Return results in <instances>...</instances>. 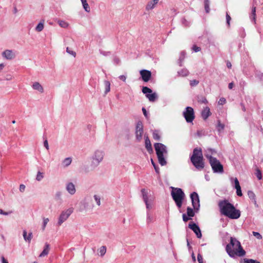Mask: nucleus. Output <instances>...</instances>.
Masks as SVG:
<instances>
[{
	"mask_svg": "<svg viewBox=\"0 0 263 263\" xmlns=\"http://www.w3.org/2000/svg\"><path fill=\"white\" fill-rule=\"evenodd\" d=\"M72 159L70 157L66 158L64 159L62 161V165L64 167H67L71 163Z\"/></svg>",
	"mask_w": 263,
	"mask_h": 263,
	"instance_id": "nucleus-29",
	"label": "nucleus"
},
{
	"mask_svg": "<svg viewBox=\"0 0 263 263\" xmlns=\"http://www.w3.org/2000/svg\"><path fill=\"white\" fill-rule=\"evenodd\" d=\"M23 238L24 239V240L26 241V242H28L29 243L30 242L32 237H33V235H32V232H30L28 235H27V232L26 231V230H24L23 231Z\"/></svg>",
	"mask_w": 263,
	"mask_h": 263,
	"instance_id": "nucleus-17",
	"label": "nucleus"
},
{
	"mask_svg": "<svg viewBox=\"0 0 263 263\" xmlns=\"http://www.w3.org/2000/svg\"><path fill=\"white\" fill-rule=\"evenodd\" d=\"M197 260L199 263H203V258L200 254H198L197 255Z\"/></svg>",
	"mask_w": 263,
	"mask_h": 263,
	"instance_id": "nucleus-56",
	"label": "nucleus"
},
{
	"mask_svg": "<svg viewBox=\"0 0 263 263\" xmlns=\"http://www.w3.org/2000/svg\"><path fill=\"white\" fill-rule=\"evenodd\" d=\"M99 52L100 54H101L102 55H103L104 56H108L110 54V51H103L102 50H99Z\"/></svg>",
	"mask_w": 263,
	"mask_h": 263,
	"instance_id": "nucleus-51",
	"label": "nucleus"
},
{
	"mask_svg": "<svg viewBox=\"0 0 263 263\" xmlns=\"http://www.w3.org/2000/svg\"><path fill=\"white\" fill-rule=\"evenodd\" d=\"M197 101L200 103L206 104L208 103V101L205 97L202 95L198 96L197 97Z\"/></svg>",
	"mask_w": 263,
	"mask_h": 263,
	"instance_id": "nucleus-30",
	"label": "nucleus"
},
{
	"mask_svg": "<svg viewBox=\"0 0 263 263\" xmlns=\"http://www.w3.org/2000/svg\"><path fill=\"white\" fill-rule=\"evenodd\" d=\"M185 58V52L182 51L180 53L179 59L178 60V64L180 66H182V62Z\"/></svg>",
	"mask_w": 263,
	"mask_h": 263,
	"instance_id": "nucleus-34",
	"label": "nucleus"
},
{
	"mask_svg": "<svg viewBox=\"0 0 263 263\" xmlns=\"http://www.w3.org/2000/svg\"><path fill=\"white\" fill-rule=\"evenodd\" d=\"M236 190L237 195L238 196H240V197L242 196V192H241V187L236 189Z\"/></svg>",
	"mask_w": 263,
	"mask_h": 263,
	"instance_id": "nucleus-58",
	"label": "nucleus"
},
{
	"mask_svg": "<svg viewBox=\"0 0 263 263\" xmlns=\"http://www.w3.org/2000/svg\"><path fill=\"white\" fill-rule=\"evenodd\" d=\"M231 179L232 180H233V178H231ZM233 180L234 182V187L236 189L241 187L238 179L237 178H235L234 179H233Z\"/></svg>",
	"mask_w": 263,
	"mask_h": 263,
	"instance_id": "nucleus-42",
	"label": "nucleus"
},
{
	"mask_svg": "<svg viewBox=\"0 0 263 263\" xmlns=\"http://www.w3.org/2000/svg\"><path fill=\"white\" fill-rule=\"evenodd\" d=\"M44 146L47 150L49 149V145L47 139H45L44 141Z\"/></svg>",
	"mask_w": 263,
	"mask_h": 263,
	"instance_id": "nucleus-59",
	"label": "nucleus"
},
{
	"mask_svg": "<svg viewBox=\"0 0 263 263\" xmlns=\"http://www.w3.org/2000/svg\"><path fill=\"white\" fill-rule=\"evenodd\" d=\"M49 220L48 218H43V225H42V229L43 230H45V229L46 227V225H47V223L48 222Z\"/></svg>",
	"mask_w": 263,
	"mask_h": 263,
	"instance_id": "nucleus-47",
	"label": "nucleus"
},
{
	"mask_svg": "<svg viewBox=\"0 0 263 263\" xmlns=\"http://www.w3.org/2000/svg\"><path fill=\"white\" fill-rule=\"evenodd\" d=\"M244 262L245 263H260L259 261L253 260L252 259H247V258L244 259Z\"/></svg>",
	"mask_w": 263,
	"mask_h": 263,
	"instance_id": "nucleus-48",
	"label": "nucleus"
},
{
	"mask_svg": "<svg viewBox=\"0 0 263 263\" xmlns=\"http://www.w3.org/2000/svg\"><path fill=\"white\" fill-rule=\"evenodd\" d=\"M11 212H7L4 211L3 210L0 209V214L4 215H8Z\"/></svg>",
	"mask_w": 263,
	"mask_h": 263,
	"instance_id": "nucleus-61",
	"label": "nucleus"
},
{
	"mask_svg": "<svg viewBox=\"0 0 263 263\" xmlns=\"http://www.w3.org/2000/svg\"><path fill=\"white\" fill-rule=\"evenodd\" d=\"M210 0H204V9H205V11L206 13H209V12L210 11Z\"/></svg>",
	"mask_w": 263,
	"mask_h": 263,
	"instance_id": "nucleus-33",
	"label": "nucleus"
},
{
	"mask_svg": "<svg viewBox=\"0 0 263 263\" xmlns=\"http://www.w3.org/2000/svg\"><path fill=\"white\" fill-rule=\"evenodd\" d=\"M211 115L210 108L208 107H205L201 112V116L204 120H206Z\"/></svg>",
	"mask_w": 263,
	"mask_h": 263,
	"instance_id": "nucleus-21",
	"label": "nucleus"
},
{
	"mask_svg": "<svg viewBox=\"0 0 263 263\" xmlns=\"http://www.w3.org/2000/svg\"><path fill=\"white\" fill-rule=\"evenodd\" d=\"M66 52L68 53H69V54L72 55L74 57H75L76 56V52L73 51V50H70L68 47H67V48H66Z\"/></svg>",
	"mask_w": 263,
	"mask_h": 263,
	"instance_id": "nucleus-50",
	"label": "nucleus"
},
{
	"mask_svg": "<svg viewBox=\"0 0 263 263\" xmlns=\"http://www.w3.org/2000/svg\"><path fill=\"white\" fill-rule=\"evenodd\" d=\"M192 205L195 211H198L200 207L199 198L196 192H193L190 195Z\"/></svg>",
	"mask_w": 263,
	"mask_h": 263,
	"instance_id": "nucleus-11",
	"label": "nucleus"
},
{
	"mask_svg": "<svg viewBox=\"0 0 263 263\" xmlns=\"http://www.w3.org/2000/svg\"><path fill=\"white\" fill-rule=\"evenodd\" d=\"M25 187H25V185H24V184H21V185H20V189H20V192H24V191H25Z\"/></svg>",
	"mask_w": 263,
	"mask_h": 263,
	"instance_id": "nucleus-62",
	"label": "nucleus"
},
{
	"mask_svg": "<svg viewBox=\"0 0 263 263\" xmlns=\"http://www.w3.org/2000/svg\"><path fill=\"white\" fill-rule=\"evenodd\" d=\"M182 218H183V220L184 221V222H186L188 220L191 219V218L189 217L188 216H187L185 214H183L182 215Z\"/></svg>",
	"mask_w": 263,
	"mask_h": 263,
	"instance_id": "nucleus-55",
	"label": "nucleus"
},
{
	"mask_svg": "<svg viewBox=\"0 0 263 263\" xmlns=\"http://www.w3.org/2000/svg\"><path fill=\"white\" fill-rule=\"evenodd\" d=\"M177 74L178 76L180 77H186L189 75V71L187 69L183 68L181 69L180 70H179L177 72Z\"/></svg>",
	"mask_w": 263,
	"mask_h": 263,
	"instance_id": "nucleus-26",
	"label": "nucleus"
},
{
	"mask_svg": "<svg viewBox=\"0 0 263 263\" xmlns=\"http://www.w3.org/2000/svg\"><path fill=\"white\" fill-rule=\"evenodd\" d=\"M154 147L160 164L162 166L166 165L167 162L165 158L167 155L166 146L162 143H156Z\"/></svg>",
	"mask_w": 263,
	"mask_h": 263,
	"instance_id": "nucleus-4",
	"label": "nucleus"
},
{
	"mask_svg": "<svg viewBox=\"0 0 263 263\" xmlns=\"http://www.w3.org/2000/svg\"><path fill=\"white\" fill-rule=\"evenodd\" d=\"M226 103V100L224 98H221L218 101V104H219V105H223Z\"/></svg>",
	"mask_w": 263,
	"mask_h": 263,
	"instance_id": "nucleus-54",
	"label": "nucleus"
},
{
	"mask_svg": "<svg viewBox=\"0 0 263 263\" xmlns=\"http://www.w3.org/2000/svg\"><path fill=\"white\" fill-rule=\"evenodd\" d=\"M62 192L60 191H58L55 194V199L57 200H61V196H62Z\"/></svg>",
	"mask_w": 263,
	"mask_h": 263,
	"instance_id": "nucleus-45",
	"label": "nucleus"
},
{
	"mask_svg": "<svg viewBox=\"0 0 263 263\" xmlns=\"http://www.w3.org/2000/svg\"><path fill=\"white\" fill-rule=\"evenodd\" d=\"M159 1V0H152L149 1L146 6V10L148 11L154 9L155 5L158 3Z\"/></svg>",
	"mask_w": 263,
	"mask_h": 263,
	"instance_id": "nucleus-20",
	"label": "nucleus"
},
{
	"mask_svg": "<svg viewBox=\"0 0 263 263\" xmlns=\"http://www.w3.org/2000/svg\"><path fill=\"white\" fill-rule=\"evenodd\" d=\"M231 19V18L230 16L228 13H227V15H226L227 23L229 26L230 25V22Z\"/></svg>",
	"mask_w": 263,
	"mask_h": 263,
	"instance_id": "nucleus-60",
	"label": "nucleus"
},
{
	"mask_svg": "<svg viewBox=\"0 0 263 263\" xmlns=\"http://www.w3.org/2000/svg\"><path fill=\"white\" fill-rule=\"evenodd\" d=\"M113 62L115 65H119L120 63V60L119 58L115 57L113 59Z\"/></svg>",
	"mask_w": 263,
	"mask_h": 263,
	"instance_id": "nucleus-52",
	"label": "nucleus"
},
{
	"mask_svg": "<svg viewBox=\"0 0 263 263\" xmlns=\"http://www.w3.org/2000/svg\"><path fill=\"white\" fill-rule=\"evenodd\" d=\"M153 216L150 214L149 212L146 211V222L149 224L153 221Z\"/></svg>",
	"mask_w": 263,
	"mask_h": 263,
	"instance_id": "nucleus-32",
	"label": "nucleus"
},
{
	"mask_svg": "<svg viewBox=\"0 0 263 263\" xmlns=\"http://www.w3.org/2000/svg\"><path fill=\"white\" fill-rule=\"evenodd\" d=\"M140 74L142 80L145 82H148L150 80L152 76L151 72L145 69L140 70Z\"/></svg>",
	"mask_w": 263,
	"mask_h": 263,
	"instance_id": "nucleus-13",
	"label": "nucleus"
},
{
	"mask_svg": "<svg viewBox=\"0 0 263 263\" xmlns=\"http://www.w3.org/2000/svg\"><path fill=\"white\" fill-rule=\"evenodd\" d=\"M93 198H94L95 201H96L97 204L98 206H100L101 205V197H100V196L98 195H95L93 196Z\"/></svg>",
	"mask_w": 263,
	"mask_h": 263,
	"instance_id": "nucleus-40",
	"label": "nucleus"
},
{
	"mask_svg": "<svg viewBox=\"0 0 263 263\" xmlns=\"http://www.w3.org/2000/svg\"><path fill=\"white\" fill-rule=\"evenodd\" d=\"M32 87L33 89L37 90L41 93H42L44 91L43 87L39 82H35L33 83Z\"/></svg>",
	"mask_w": 263,
	"mask_h": 263,
	"instance_id": "nucleus-22",
	"label": "nucleus"
},
{
	"mask_svg": "<svg viewBox=\"0 0 263 263\" xmlns=\"http://www.w3.org/2000/svg\"><path fill=\"white\" fill-rule=\"evenodd\" d=\"M192 49L196 52L200 51L201 48L196 45H194L192 47Z\"/></svg>",
	"mask_w": 263,
	"mask_h": 263,
	"instance_id": "nucleus-57",
	"label": "nucleus"
},
{
	"mask_svg": "<svg viewBox=\"0 0 263 263\" xmlns=\"http://www.w3.org/2000/svg\"><path fill=\"white\" fill-rule=\"evenodd\" d=\"M146 97L148 99L149 101L154 102L157 98V94L154 92L153 93L146 95Z\"/></svg>",
	"mask_w": 263,
	"mask_h": 263,
	"instance_id": "nucleus-31",
	"label": "nucleus"
},
{
	"mask_svg": "<svg viewBox=\"0 0 263 263\" xmlns=\"http://www.w3.org/2000/svg\"><path fill=\"white\" fill-rule=\"evenodd\" d=\"M218 205L221 213L231 219H237L240 216V211L227 200L219 201Z\"/></svg>",
	"mask_w": 263,
	"mask_h": 263,
	"instance_id": "nucleus-2",
	"label": "nucleus"
},
{
	"mask_svg": "<svg viewBox=\"0 0 263 263\" xmlns=\"http://www.w3.org/2000/svg\"><path fill=\"white\" fill-rule=\"evenodd\" d=\"M153 137L155 140L159 141L160 140V136L158 130H155L153 132Z\"/></svg>",
	"mask_w": 263,
	"mask_h": 263,
	"instance_id": "nucleus-37",
	"label": "nucleus"
},
{
	"mask_svg": "<svg viewBox=\"0 0 263 263\" xmlns=\"http://www.w3.org/2000/svg\"><path fill=\"white\" fill-rule=\"evenodd\" d=\"M104 84L105 85L104 93L106 95L110 90V83L108 81H104Z\"/></svg>",
	"mask_w": 263,
	"mask_h": 263,
	"instance_id": "nucleus-27",
	"label": "nucleus"
},
{
	"mask_svg": "<svg viewBox=\"0 0 263 263\" xmlns=\"http://www.w3.org/2000/svg\"><path fill=\"white\" fill-rule=\"evenodd\" d=\"M142 91V92L145 95L149 94L152 92V89L146 86H143Z\"/></svg>",
	"mask_w": 263,
	"mask_h": 263,
	"instance_id": "nucleus-39",
	"label": "nucleus"
},
{
	"mask_svg": "<svg viewBox=\"0 0 263 263\" xmlns=\"http://www.w3.org/2000/svg\"><path fill=\"white\" fill-rule=\"evenodd\" d=\"M104 157V152L102 150L97 149L95 151L92 156L91 164L94 166H97L102 161Z\"/></svg>",
	"mask_w": 263,
	"mask_h": 263,
	"instance_id": "nucleus-7",
	"label": "nucleus"
},
{
	"mask_svg": "<svg viewBox=\"0 0 263 263\" xmlns=\"http://www.w3.org/2000/svg\"><path fill=\"white\" fill-rule=\"evenodd\" d=\"M256 176L258 180H261L262 179L261 172L259 169L256 170Z\"/></svg>",
	"mask_w": 263,
	"mask_h": 263,
	"instance_id": "nucleus-49",
	"label": "nucleus"
},
{
	"mask_svg": "<svg viewBox=\"0 0 263 263\" xmlns=\"http://www.w3.org/2000/svg\"><path fill=\"white\" fill-rule=\"evenodd\" d=\"M171 196L174 200L177 206L180 209L185 198V194L183 190L180 188H175L172 187Z\"/></svg>",
	"mask_w": 263,
	"mask_h": 263,
	"instance_id": "nucleus-5",
	"label": "nucleus"
},
{
	"mask_svg": "<svg viewBox=\"0 0 263 263\" xmlns=\"http://www.w3.org/2000/svg\"><path fill=\"white\" fill-rule=\"evenodd\" d=\"M82 5H83V7L84 9L85 10V11L86 12H90V9L89 6L87 3L83 4Z\"/></svg>",
	"mask_w": 263,
	"mask_h": 263,
	"instance_id": "nucleus-46",
	"label": "nucleus"
},
{
	"mask_svg": "<svg viewBox=\"0 0 263 263\" xmlns=\"http://www.w3.org/2000/svg\"><path fill=\"white\" fill-rule=\"evenodd\" d=\"M66 190L71 195H74L76 192L75 185L72 182H69L66 184Z\"/></svg>",
	"mask_w": 263,
	"mask_h": 263,
	"instance_id": "nucleus-15",
	"label": "nucleus"
},
{
	"mask_svg": "<svg viewBox=\"0 0 263 263\" xmlns=\"http://www.w3.org/2000/svg\"><path fill=\"white\" fill-rule=\"evenodd\" d=\"M3 57L7 60H11L15 58V53L11 50H6L2 53Z\"/></svg>",
	"mask_w": 263,
	"mask_h": 263,
	"instance_id": "nucleus-14",
	"label": "nucleus"
},
{
	"mask_svg": "<svg viewBox=\"0 0 263 263\" xmlns=\"http://www.w3.org/2000/svg\"><path fill=\"white\" fill-rule=\"evenodd\" d=\"M44 178L43 173L39 171L36 176V180L38 181H40Z\"/></svg>",
	"mask_w": 263,
	"mask_h": 263,
	"instance_id": "nucleus-41",
	"label": "nucleus"
},
{
	"mask_svg": "<svg viewBox=\"0 0 263 263\" xmlns=\"http://www.w3.org/2000/svg\"><path fill=\"white\" fill-rule=\"evenodd\" d=\"M44 21L42 20L41 21L38 25L35 27V30L37 32H41L42 31L44 27Z\"/></svg>",
	"mask_w": 263,
	"mask_h": 263,
	"instance_id": "nucleus-28",
	"label": "nucleus"
},
{
	"mask_svg": "<svg viewBox=\"0 0 263 263\" xmlns=\"http://www.w3.org/2000/svg\"><path fill=\"white\" fill-rule=\"evenodd\" d=\"M224 124L220 123V121H218V124L217 126V129L219 132H220L224 129Z\"/></svg>",
	"mask_w": 263,
	"mask_h": 263,
	"instance_id": "nucleus-43",
	"label": "nucleus"
},
{
	"mask_svg": "<svg viewBox=\"0 0 263 263\" xmlns=\"http://www.w3.org/2000/svg\"><path fill=\"white\" fill-rule=\"evenodd\" d=\"M72 208H69L65 211H63L61 212L60 215L59 216L57 225L58 226H61L62 224L68 218V217L72 213Z\"/></svg>",
	"mask_w": 263,
	"mask_h": 263,
	"instance_id": "nucleus-9",
	"label": "nucleus"
},
{
	"mask_svg": "<svg viewBox=\"0 0 263 263\" xmlns=\"http://www.w3.org/2000/svg\"><path fill=\"white\" fill-rule=\"evenodd\" d=\"M145 138V148L148 151V153H151L153 152V148L152 147L151 141L148 137V136H144Z\"/></svg>",
	"mask_w": 263,
	"mask_h": 263,
	"instance_id": "nucleus-16",
	"label": "nucleus"
},
{
	"mask_svg": "<svg viewBox=\"0 0 263 263\" xmlns=\"http://www.w3.org/2000/svg\"><path fill=\"white\" fill-rule=\"evenodd\" d=\"M49 245L47 243H46L44 249L43 251L42 252V253L40 254L39 256L42 257L47 255L49 253Z\"/></svg>",
	"mask_w": 263,
	"mask_h": 263,
	"instance_id": "nucleus-24",
	"label": "nucleus"
},
{
	"mask_svg": "<svg viewBox=\"0 0 263 263\" xmlns=\"http://www.w3.org/2000/svg\"><path fill=\"white\" fill-rule=\"evenodd\" d=\"M189 228L195 233L197 238H201L202 234L200 228L198 225H197L195 223L191 222L189 224Z\"/></svg>",
	"mask_w": 263,
	"mask_h": 263,
	"instance_id": "nucleus-12",
	"label": "nucleus"
},
{
	"mask_svg": "<svg viewBox=\"0 0 263 263\" xmlns=\"http://www.w3.org/2000/svg\"><path fill=\"white\" fill-rule=\"evenodd\" d=\"M119 78L121 80L123 81V82H125L126 79V77L124 75H121L119 77Z\"/></svg>",
	"mask_w": 263,
	"mask_h": 263,
	"instance_id": "nucleus-64",
	"label": "nucleus"
},
{
	"mask_svg": "<svg viewBox=\"0 0 263 263\" xmlns=\"http://www.w3.org/2000/svg\"><path fill=\"white\" fill-rule=\"evenodd\" d=\"M106 252V247L104 246H102L99 249V253L101 256H103Z\"/></svg>",
	"mask_w": 263,
	"mask_h": 263,
	"instance_id": "nucleus-38",
	"label": "nucleus"
},
{
	"mask_svg": "<svg viewBox=\"0 0 263 263\" xmlns=\"http://www.w3.org/2000/svg\"><path fill=\"white\" fill-rule=\"evenodd\" d=\"M250 18L252 22L254 24L256 23V7H253L251 11V13L250 16Z\"/></svg>",
	"mask_w": 263,
	"mask_h": 263,
	"instance_id": "nucleus-25",
	"label": "nucleus"
},
{
	"mask_svg": "<svg viewBox=\"0 0 263 263\" xmlns=\"http://www.w3.org/2000/svg\"><path fill=\"white\" fill-rule=\"evenodd\" d=\"M191 161L197 170H201L203 168L204 165L203 162L202 152L200 148L194 149L193 155L191 157Z\"/></svg>",
	"mask_w": 263,
	"mask_h": 263,
	"instance_id": "nucleus-3",
	"label": "nucleus"
},
{
	"mask_svg": "<svg viewBox=\"0 0 263 263\" xmlns=\"http://www.w3.org/2000/svg\"><path fill=\"white\" fill-rule=\"evenodd\" d=\"M143 134V125L141 121L137 122L136 126L135 135L136 140L140 142L142 138Z\"/></svg>",
	"mask_w": 263,
	"mask_h": 263,
	"instance_id": "nucleus-10",
	"label": "nucleus"
},
{
	"mask_svg": "<svg viewBox=\"0 0 263 263\" xmlns=\"http://www.w3.org/2000/svg\"><path fill=\"white\" fill-rule=\"evenodd\" d=\"M154 198H151L149 199L146 201H145L144 203L146 205V208L147 210V211L149 212V210L152 209L154 203Z\"/></svg>",
	"mask_w": 263,
	"mask_h": 263,
	"instance_id": "nucleus-23",
	"label": "nucleus"
},
{
	"mask_svg": "<svg viewBox=\"0 0 263 263\" xmlns=\"http://www.w3.org/2000/svg\"><path fill=\"white\" fill-rule=\"evenodd\" d=\"M248 195L250 200L254 203L255 206L257 208L258 205L256 200V196L254 193L252 191H249L248 192Z\"/></svg>",
	"mask_w": 263,
	"mask_h": 263,
	"instance_id": "nucleus-19",
	"label": "nucleus"
},
{
	"mask_svg": "<svg viewBox=\"0 0 263 263\" xmlns=\"http://www.w3.org/2000/svg\"><path fill=\"white\" fill-rule=\"evenodd\" d=\"M183 116L186 122L191 123L195 119L194 111L192 107L187 106L183 112Z\"/></svg>",
	"mask_w": 263,
	"mask_h": 263,
	"instance_id": "nucleus-8",
	"label": "nucleus"
},
{
	"mask_svg": "<svg viewBox=\"0 0 263 263\" xmlns=\"http://www.w3.org/2000/svg\"><path fill=\"white\" fill-rule=\"evenodd\" d=\"M253 235L258 239L262 238V236L258 232H253Z\"/></svg>",
	"mask_w": 263,
	"mask_h": 263,
	"instance_id": "nucleus-53",
	"label": "nucleus"
},
{
	"mask_svg": "<svg viewBox=\"0 0 263 263\" xmlns=\"http://www.w3.org/2000/svg\"><path fill=\"white\" fill-rule=\"evenodd\" d=\"M187 210V215L190 217H194L195 215V212L193 211V209L190 207H187L186 209Z\"/></svg>",
	"mask_w": 263,
	"mask_h": 263,
	"instance_id": "nucleus-36",
	"label": "nucleus"
},
{
	"mask_svg": "<svg viewBox=\"0 0 263 263\" xmlns=\"http://www.w3.org/2000/svg\"><path fill=\"white\" fill-rule=\"evenodd\" d=\"M141 192L144 202L147 201L149 199L154 198L151 195H148L147 192L144 189H142Z\"/></svg>",
	"mask_w": 263,
	"mask_h": 263,
	"instance_id": "nucleus-18",
	"label": "nucleus"
},
{
	"mask_svg": "<svg viewBox=\"0 0 263 263\" xmlns=\"http://www.w3.org/2000/svg\"><path fill=\"white\" fill-rule=\"evenodd\" d=\"M58 23L61 27L64 28H67L69 26V24L67 22L63 20H59Z\"/></svg>",
	"mask_w": 263,
	"mask_h": 263,
	"instance_id": "nucleus-35",
	"label": "nucleus"
},
{
	"mask_svg": "<svg viewBox=\"0 0 263 263\" xmlns=\"http://www.w3.org/2000/svg\"><path fill=\"white\" fill-rule=\"evenodd\" d=\"M182 24L186 26H188L189 24H190L185 18L182 19Z\"/></svg>",
	"mask_w": 263,
	"mask_h": 263,
	"instance_id": "nucleus-63",
	"label": "nucleus"
},
{
	"mask_svg": "<svg viewBox=\"0 0 263 263\" xmlns=\"http://www.w3.org/2000/svg\"><path fill=\"white\" fill-rule=\"evenodd\" d=\"M205 156L209 159L210 165L214 173H222L223 172V166L219 160L208 154L205 155Z\"/></svg>",
	"mask_w": 263,
	"mask_h": 263,
	"instance_id": "nucleus-6",
	"label": "nucleus"
},
{
	"mask_svg": "<svg viewBox=\"0 0 263 263\" xmlns=\"http://www.w3.org/2000/svg\"><path fill=\"white\" fill-rule=\"evenodd\" d=\"M199 82L196 80H192L190 82V84L191 87H195L199 84Z\"/></svg>",
	"mask_w": 263,
	"mask_h": 263,
	"instance_id": "nucleus-44",
	"label": "nucleus"
},
{
	"mask_svg": "<svg viewBox=\"0 0 263 263\" xmlns=\"http://www.w3.org/2000/svg\"><path fill=\"white\" fill-rule=\"evenodd\" d=\"M226 251L232 258L236 256L242 257L245 255L246 251L243 249L240 242L235 238L231 237L230 243L226 247Z\"/></svg>",
	"mask_w": 263,
	"mask_h": 263,
	"instance_id": "nucleus-1",
	"label": "nucleus"
}]
</instances>
